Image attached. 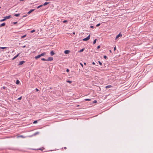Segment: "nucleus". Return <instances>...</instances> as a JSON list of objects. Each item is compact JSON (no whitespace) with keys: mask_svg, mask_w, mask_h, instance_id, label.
<instances>
[{"mask_svg":"<svg viewBox=\"0 0 153 153\" xmlns=\"http://www.w3.org/2000/svg\"><path fill=\"white\" fill-rule=\"evenodd\" d=\"M11 16L10 15L8 16H6L4 17L5 19L6 20L7 19H9L10 18H11Z\"/></svg>","mask_w":153,"mask_h":153,"instance_id":"6","label":"nucleus"},{"mask_svg":"<svg viewBox=\"0 0 153 153\" xmlns=\"http://www.w3.org/2000/svg\"><path fill=\"white\" fill-rule=\"evenodd\" d=\"M17 22H13V23L14 24H15L16 23H17Z\"/></svg>","mask_w":153,"mask_h":153,"instance_id":"38","label":"nucleus"},{"mask_svg":"<svg viewBox=\"0 0 153 153\" xmlns=\"http://www.w3.org/2000/svg\"><path fill=\"white\" fill-rule=\"evenodd\" d=\"M100 23H99L98 24H97L96 25V26L97 27H98V26H99L100 25Z\"/></svg>","mask_w":153,"mask_h":153,"instance_id":"31","label":"nucleus"},{"mask_svg":"<svg viewBox=\"0 0 153 153\" xmlns=\"http://www.w3.org/2000/svg\"><path fill=\"white\" fill-rule=\"evenodd\" d=\"M35 31V30H32L30 31V32L31 33H33Z\"/></svg>","mask_w":153,"mask_h":153,"instance_id":"23","label":"nucleus"},{"mask_svg":"<svg viewBox=\"0 0 153 153\" xmlns=\"http://www.w3.org/2000/svg\"><path fill=\"white\" fill-rule=\"evenodd\" d=\"M92 64H93V65H95V63H94V62H92Z\"/></svg>","mask_w":153,"mask_h":153,"instance_id":"44","label":"nucleus"},{"mask_svg":"<svg viewBox=\"0 0 153 153\" xmlns=\"http://www.w3.org/2000/svg\"><path fill=\"white\" fill-rule=\"evenodd\" d=\"M49 3H50L49 2H45L43 4V5L44 6H45V5H47V4H49Z\"/></svg>","mask_w":153,"mask_h":153,"instance_id":"12","label":"nucleus"},{"mask_svg":"<svg viewBox=\"0 0 153 153\" xmlns=\"http://www.w3.org/2000/svg\"><path fill=\"white\" fill-rule=\"evenodd\" d=\"M5 20H6L4 18L3 19L0 20V22H3V21H4Z\"/></svg>","mask_w":153,"mask_h":153,"instance_id":"22","label":"nucleus"},{"mask_svg":"<svg viewBox=\"0 0 153 153\" xmlns=\"http://www.w3.org/2000/svg\"><path fill=\"white\" fill-rule=\"evenodd\" d=\"M109 52H110L111 53V52H111V50H109Z\"/></svg>","mask_w":153,"mask_h":153,"instance_id":"46","label":"nucleus"},{"mask_svg":"<svg viewBox=\"0 0 153 153\" xmlns=\"http://www.w3.org/2000/svg\"><path fill=\"white\" fill-rule=\"evenodd\" d=\"M90 38V35H89L86 38L84 39L83 40L84 41H86L88 40Z\"/></svg>","mask_w":153,"mask_h":153,"instance_id":"2","label":"nucleus"},{"mask_svg":"<svg viewBox=\"0 0 153 153\" xmlns=\"http://www.w3.org/2000/svg\"><path fill=\"white\" fill-rule=\"evenodd\" d=\"M35 10L34 9H31L30 10L29 12H28L27 14H30L31 12Z\"/></svg>","mask_w":153,"mask_h":153,"instance_id":"5","label":"nucleus"},{"mask_svg":"<svg viewBox=\"0 0 153 153\" xmlns=\"http://www.w3.org/2000/svg\"><path fill=\"white\" fill-rule=\"evenodd\" d=\"M96 41H97V39H95L94 40V41L93 42V44H94L96 43Z\"/></svg>","mask_w":153,"mask_h":153,"instance_id":"18","label":"nucleus"},{"mask_svg":"<svg viewBox=\"0 0 153 153\" xmlns=\"http://www.w3.org/2000/svg\"><path fill=\"white\" fill-rule=\"evenodd\" d=\"M70 51L69 50H65L64 51V53L65 54H68L70 52Z\"/></svg>","mask_w":153,"mask_h":153,"instance_id":"8","label":"nucleus"},{"mask_svg":"<svg viewBox=\"0 0 153 153\" xmlns=\"http://www.w3.org/2000/svg\"><path fill=\"white\" fill-rule=\"evenodd\" d=\"M41 60H43V61H46V59H45V58L41 59Z\"/></svg>","mask_w":153,"mask_h":153,"instance_id":"32","label":"nucleus"},{"mask_svg":"<svg viewBox=\"0 0 153 153\" xmlns=\"http://www.w3.org/2000/svg\"><path fill=\"white\" fill-rule=\"evenodd\" d=\"M7 48L6 47H0V49H5V48Z\"/></svg>","mask_w":153,"mask_h":153,"instance_id":"30","label":"nucleus"},{"mask_svg":"<svg viewBox=\"0 0 153 153\" xmlns=\"http://www.w3.org/2000/svg\"><path fill=\"white\" fill-rule=\"evenodd\" d=\"M25 62V61H20L19 62V65H22V64H23Z\"/></svg>","mask_w":153,"mask_h":153,"instance_id":"7","label":"nucleus"},{"mask_svg":"<svg viewBox=\"0 0 153 153\" xmlns=\"http://www.w3.org/2000/svg\"><path fill=\"white\" fill-rule=\"evenodd\" d=\"M97 102V101L96 100H94V101H93V102L94 103H96Z\"/></svg>","mask_w":153,"mask_h":153,"instance_id":"34","label":"nucleus"},{"mask_svg":"<svg viewBox=\"0 0 153 153\" xmlns=\"http://www.w3.org/2000/svg\"><path fill=\"white\" fill-rule=\"evenodd\" d=\"M46 53L45 52H43L41 54L38 55V56H36L35 57V58L37 59L39 58H40L41 56L46 55Z\"/></svg>","mask_w":153,"mask_h":153,"instance_id":"1","label":"nucleus"},{"mask_svg":"<svg viewBox=\"0 0 153 153\" xmlns=\"http://www.w3.org/2000/svg\"><path fill=\"white\" fill-rule=\"evenodd\" d=\"M116 47L115 46L114 48V51H115L116 50Z\"/></svg>","mask_w":153,"mask_h":153,"instance_id":"36","label":"nucleus"},{"mask_svg":"<svg viewBox=\"0 0 153 153\" xmlns=\"http://www.w3.org/2000/svg\"><path fill=\"white\" fill-rule=\"evenodd\" d=\"M90 27L91 28H94V26H91Z\"/></svg>","mask_w":153,"mask_h":153,"instance_id":"40","label":"nucleus"},{"mask_svg":"<svg viewBox=\"0 0 153 153\" xmlns=\"http://www.w3.org/2000/svg\"><path fill=\"white\" fill-rule=\"evenodd\" d=\"M84 49H85L84 48H82V49L80 50L79 51V53L81 52H82L83 51H84Z\"/></svg>","mask_w":153,"mask_h":153,"instance_id":"14","label":"nucleus"},{"mask_svg":"<svg viewBox=\"0 0 153 153\" xmlns=\"http://www.w3.org/2000/svg\"><path fill=\"white\" fill-rule=\"evenodd\" d=\"M22 98V97H19V98L18 99L19 100H20Z\"/></svg>","mask_w":153,"mask_h":153,"instance_id":"33","label":"nucleus"},{"mask_svg":"<svg viewBox=\"0 0 153 153\" xmlns=\"http://www.w3.org/2000/svg\"><path fill=\"white\" fill-rule=\"evenodd\" d=\"M98 62L99 64L101 65H102V62H100V61H98Z\"/></svg>","mask_w":153,"mask_h":153,"instance_id":"28","label":"nucleus"},{"mask_svg":"<svg viewBox=\"0 0 153 153\" xmlns=\"http://www.w3.org/2000/svg\"><path fill=\"white\" fill-rule=\"evenodd\" d=\"M35 90H36V91H39V89L37 88H36Z\"/></svg>","mask_w":153,"mask_h":153,"instance_id":"35","label":"nucleus"},{"mask_svg":"<svg viewBox=\"0 0 153 153\" xmlns=\"http://www.w3.org/2000/svg\"><path fill=\"white\" fill-rule=\"evenodd\" d=\"M84 65H86V63L85 62H84Z\"/></svg>","mask_w":153,"mask_h":153,"instance_id":"47","label":"nucleus"},{"mask_svg":"<svg viewBox=\"0 0 153 153\" xmlns=\"http://www.w3.org/2000/svg\"><path fill=\"white\" fill-rule=\"evenodd\" d=\"M39 150H42V149H39Z\"/></svg>","mask_w":153,"mask_h":153,"instance_id":"48","label":"nucleus"},{"mask_svg":"<svg viewBox=\"0 0 153 153\" xmlns=\"http://www.w3.org/2000/svg\"><path fill=\"white\" fill-rule=\"evenodd\" d=\"M111 87V85H107L106 86V88H109L110 87Z\"/></svg>","mask_w":153,"mask_h":153,"instance_id":"21","label":"nucleus"},{"mask_svg":"<svg viewBox=\"0 0 153 153\" xmlns=\"http://www.w3.org/2000/svg\"><path fill=\"white\" fill-rule=\"evenodd\" d=\"M43 5H41L38 6V7H37V9H39L40 7H42L43 6Z\"/></svg>","mask_w":153,"mask_h":153,"instance_id":"19","label":"nucleus"},{"mask_svg":"<svg viewBox=\"0 0 153 153\" xmlns=\"http://www.w3.org/2000/svg\"><path fill=\"white\" fill-rule=\"evenodd\" d=\"M69 71V69H67L66 70V71L67 72H68Z\"/></svg>","mask_w":153,"mask_h":153,"instance_id":"41","label":"nucleus"},{"mask_svg":"<svg viewBox=\"0 0 153 153\" xmlns=\"http://www.w3.org/2000/svg\"><path fill=\"white\" fill-rule=\"evenodd\" d=\"M2 88L3 89H7V88L5 87V86H3L2 87Z\"/></svg>","mask_w":153,"mask_h":153,"instance_id":"24","label":"nucleus"},{"mask_svg":"<svg viewBox=\"0 0 153 153\" xmlns=\"http://www.w3.org/2000/svg\"><path fill=\"white\" fill-rule=\"evenodd\" d=\"M20 53H19L17 55H16V56H15L12 59L13 60H14L17 57H18L20 54Z\"/></svg>","mask_w":153,"mask_h":153,"instance_id":"10","label":"nucleus"},{"mask_svg":"<svg viewBox=\"0 0 153 153\" xmlns=\"http://www.w3.org/2000/svg\"><path fill=\"white\" fill-rule=\"evenodd\" d=\"M85 100L86 101H90L91 100V99H85Z\"/></svg>","mask_w":153,"mask_h":153,"instance_id":"17","label":"nucleus"},{"mask_svg":"<svg viewBox=\"0 0 153 153\" xmlns=\"http://www.w3.org/2000/svg\"><path fill=\"white\" fill-rule=\"evenodd\" d=\"M27 16V15H24L23 16V17H24Z\"/></svg>","mask_w":153,"mask_h":153,"instance_id":"43","label":"nucleus"},{"mask_svg":"<svg viewBox=\"0 0 153 153\" xmlns=\"http://www.w3.org/2000/svg\"><path fill=\"white\" fill-rule=\"evenodd\" d=\"M1 8V7H0V8Z\"/></svg>","mask_w":153,"mask_h":153,"instance_id":"51","label":"nucleus"},{"mask_svg":"<svg viewBox=\"0 0 153 153\" xmlns=\"http://www.w3.org/2000/svg\"><path fill=\"white\" fill-rule=\"evenodd\" d=\"M26 47V46L25 45H24V46H23L22 47V48H25Z\"/></svg>","mask_w":153,"mask_h":153,"instance_id":"42","label":"nucleus"},{"mask_svg":"<svg viewBox=\"0 0 153 153\" xmlns=\"http://www.w3.org/2000/svg\"><path fill=\"white\" fill-rule=\"evenodd\" d=\"M100 48V45H99L97 47V49H99V48Z\"/></svg>","mask_w":153,"mask_h":153,"instance_id":"37","label":"nucleus"},{"mask_svg":"<svg viewBox=\"0 0 153 153\" xmlns=\"http://www.w3.org/2000/svg\"><path fill=\"white\" fill-rule=\"evenodd\" d=\"M53 59V58L52 57H48L47 59H46L47 61H51Z\"/></svg>","mask_w":153,"mask_h":153,"instance_id":"3","label":"nucleus"},{"mask_svg":"<svg viewBox=\"0 0 153 153\" xmlns=\"http://www.w3.org/2000/svg\"><path fill=\"white\" fill-rule=\"evenodd\" d=\"M122 36V34H121L120 33H119L117 36L116 37V38H115V39H117L119 37H121Z\"/></svg>","mask_w":153,"mask_h":153,"instance_id":"4","label":"nucleus"},{"mask_svg":"<svg viewBox=\"0 0 153 153\" xmlns=\"http://www.w3.org/2000/svg\"><path fill=\"white\" fill-rule=\"evenodd\" d=\"M37 123V121L35 120L33 122V123L34 124H35V123Z\"/></svg>","mask_w":153,"mask_h":153,"instance_id":"29","label":"nucleus"},{"mask_svg":"<svg viewBox=\"0 0 153 153\" xmlns=\"http://www.w3.org/2000/svg\"><path fill=\"white\" fill-rule=\"evenodd\" d=\"M73 33L74 34L75 33L74 32Z\"/></svg>","mask_w":153,"mask_h":153,"instance_id":"50","label":"nucleus"},{"mask_svg":"<svg viewBox=\"0 0 153 153\" xmlns=\"http://www.w3.org/2000/svg\"><path fill=\"white\" fill-rule=\"evenodd\" d=\"M20 83V81H19V80H17L16 81V84H19V83Z\"/></svg>","mask_w":153,"mask_h":153,"instance_id":"16","label":"nucleus"},{"mask_svg":"<svg viewBox=\"0 0 153 153\" xmlns=\"http://www.w3.org/2000/svg\"><path fill=\"white\" fill-rule=\"evenodd\" d=\"M64 149H66L67 148H66V147H64Z\"/></svg>","mask_w":153,"mask_h":153,"instance_id":"45","label":"nucleus"},{"mask_svg":"<svg viewBox=\"0 0 153 153\" xmlns=\"http://www.w3.org/2000/svg\"><path fill=\"white\" fill-rule=\"evenodd\" d=\"M38 133H36L35 134H38Z\"/></svg>","mask_w":153,"mask_h":153,"instance_id":"49","label":"nucleus"},{"mask_svg":"<svg viewBox=\"0 0 153 153\" xmlns=\"http://www.w3.org/2000/svg\"><path fill=\"white\" fill-rule=\"evenodd\" d=\"M26 36V35H23L21 36V38H22V39L23 38H25V37Z\"/></svg>","mask_w":153,"mask_h":153,"instance_id":"20","label":"nucleus"},{"mask_svg":"<svg viewBox=\"0 0 153 153\" xmlns=\"http://www.w3.org/2000/svg\"><path fill=\"white\" fill-rule=\"evenodd\" d=\"M68 21L66 20H64L63 21V22L64 23H67Z\"/></svg>","mask_w":153,"mask_h":153,"instance_id":"25","label":"nucleus"},{"mask_svg":"<svg viewBox=\"0 0 153 153\" xmlns=\"http://www.w3.org/2000/svg\"><path fill=\"white\" fill-rule=\"evenodd\" d=\"M5 23H3L1 25H0V27L4 26H5Z\"/></svg>","mask_w":153,"mask_h":153,"instance_id":"11","label":"nucleus"},{"mask_svg":"<svg viewBox=\"0 0 153 153\" xmlns=\"http://www.w3.org/2000/svg\"><path fill=\"white\" fill-rule=\"evenodd\" d=\"M18 137H22V138H25L26 137H25V136H23V135H20V136H18Z\"/></svg>","mask_w":153,"mask_h":153,"instance_id":"13","label":"nucleus"},{"mask_svg":"<svg viewBox=\"0 0 153 153\" xmlns=\"http://www.w3.org/2000/svg\"><path fill=\"white\" fill-rule=\"evenodd\" d=\"M104 58L106 59H108L107 56H104Z\"/></svg>","mask_w":153,"mask_h":153,"instance_id":"27","label":"nucleus"},{"mask_svg":"<svg viewBox=\"0 0 153 153\" xmlns=\"http://www.w3.org/2000/svg\"><path fill=\"white\" fill-rule=\"evenodd\" d=\"M19 15H20V14H19V13L16 14H15L14 15V16H16V17L19 16Z\"/></svg>","mask_w":153,"mask_h":153,"instance_id":"15","label":"nucleus"},{"mask_svg":"<svg viewBox=\"0 0 153 153\" xmlns=\"http://www.w3.org/2000/svg\"><path fill=\"white\" fill-rule=\"evenodd\" d=\"M50 54L51 56H53L55 54V53L53 51H52L50 52Z\"/></svg>","mask_w":153,"mask_h":153,"instance_id":"9","label":"nucleus"},{"mask_svg":"<svg viewBox=\"0 0 153 153\" xmlns=\"http://www.w3.org/2000/svg\"><path fill=\"white\" fill-rule=\"evenodd\" d=\"M67 82L69 83H71L72 82V81H70V80H67Z\"/></svg>","mask_w":153,"mask_h":153,"instance_id":"26","label":"nucleus"},{"mask_svg":"<svg viewBox=\"0 0 153 153\" xmlns=\"http://www.w3.org/2000/svg\"><path fill=\"white\" fill-rule=\"evenodd\" d=\"M80 64L81 65V66L82 67H83V64H82V63H80Z\"/></svg>","mask_w":153,"mask_h":153,"instance_id":"39","label":"nucleus"}]
</instances>
